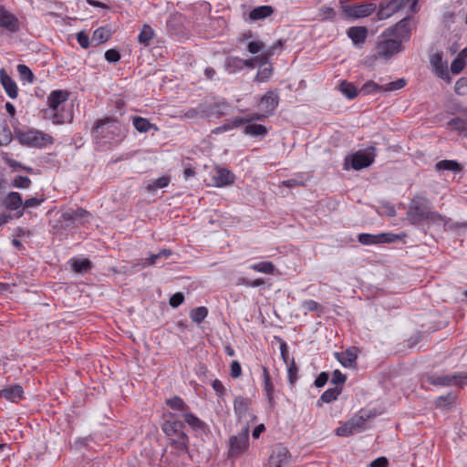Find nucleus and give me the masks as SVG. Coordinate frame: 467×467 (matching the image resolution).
<instances>
[{
	"mask_svg": "<svg viewBox=\"0 0 467 467\" xmlns=\"http://www.w3.org/2000/svg\"><path fill=\"white\" fill-rule=\"evenodd\" d=\"M184 422L195 432L205 433L208 425L190 410L182 414Z\"/></svg>",
	"mask_w": 467,
	"mask_h": 467,
	"instance_id": "6ab92c4d",
	"label": "nucleus"
},
{
	"mask_svg": "<svg viewBox=\"0 0 467 467\" xmlns=\"http://www.w3.org/2000/svg\"><path fill=\"white\" fill-rule=\"evenodd\" d=\"M243 133L254 138H264L268 134V129L256 123H246L244 124Z\"/></svg>",
	"mask_w": 467,
	"mask_h": 467,
	"instance_id": "bb28decb",
	"label": "nucleus"
},
{
	"mask_svg": "<svg viewBox=\"0 0 467 467\" xmlns=\"http://www.w3.org/2000/svg\"><path fill=\"white\" fill-rule=\"evenodd\" d=\"M274 13V8L271 5H260L252 9L248 15V20L255 22L265 19Z\"/></svg>",
	"mask_w": 467,
	"mask_h": 467,
	"instance_id": "393cba45",
	"label": "nucleus"
},
{
	"mask_svg": "<svg viewBox=\"0 0 467 467\" xmlns=\"http://www.w3.org/2000/svg\"><path fill=\"white\" fill-rule=\"evenodd\" d=\"M227 108L228 105L224 102L212 104L208 109H206V117H219L224 115Z\"/></svg>",
	"mask_w": 467,
	"mask_h": 467,
	"instance_id": "a19ab883",
	"label": "nucleus"
},
{
	"mask_svg": "<svg viewBox=\"0 0 467 467\" xmlns=\"http://www.w3.org/2000/svg\"><path fill=\"white\" fill-rule=\"evenodd\" d=\"M16 137L22 145L32 148L42 149L54 143V139L49 134L36 129L19 130Z\"/></svg>",
	"mask_w": 467,
	"mask_h": 467,
	"instance_id": "39448f33",
	"label": "nucleus"
},
{
	"mask_svg": "<svg viewBox=\"0 0 467 467\" xmlns=\"http://www.w3.org/2000/svg\"><path fill=\"white\" fill-rule=\"evenodd\" d=\"M249 446V426L233 435L228 441V458H235L244 453Z\"/></svg>",
	"mask_w": 467,
	"mask_h": 467,
	"instance_id": "6e6552de",
	"label": "nucleus"
},
{
	"mask_svg": "<svg viewBox=\"0 0 467 467\" xmlns=\"http://www.w3.org/2000/svg\"><path fill=\"white\" fill-rule=\"evenodd\" d=\"M0 26L10 32H16L19 29L17 18L0 6Z\"/></svg>",
	"mask_w": 467,
	"mask_h": 467,
	"instance_id": "aec40b11",
	"label": "nucleus"
},
{
	"mask_svg": "<svg viewBox=\"0 0 467 467\" xmlns=\"http://www.w3.org/2000/svg\"><path fill=\"white\" fill-rule=\"evenodd\" d=\"M377 8L376 4L362 2L343 6L344 13L352 18H363L371 15Z\"/></svg>",
	"mask_w": 467,
	"mask_h": 467,
	"instance_id": "ddd939ff",
	"label": "nucleus"
},
{
	"mask_svg": "<svg viewBox=\"0 0 467 467\" xmlns=\"http://www.w3.org/2000/svg\"><path fill=\"white\" fill-rule=\"evenodd\" d=\"M430 63H431V67H433L435 74L439 78L445 80L447 83H450L451 81V78L449 71H448L447 62H444L442 60L441 54L435 53V54L431 55L430 57Z\"/></svg>",
	"mask_w": 467,
	"mask_h": 467,
	"instance_id": "4468645a",
	"label": "nucleus"
},
{
	"mask_svg": "<svg viewBox=\"0 0 467 467\" xmlns=\"http://www.w3.org/2000/svg\"><path fill=\"white\" fill-rule=\"evenodd\" d=\"M242 125H244V120L241 119V117H235V118L227 119L224 124L217 127L213 130V132H215V133L225 132V131L231 130L233 129L238 128Z\"/></svg>",
	"mask_w": 467,
	"mask_h": 467,
	"instance_id": "72a5a7b5",
	"label": "nucleus"
},
{
	"mask_svg": "<svg viewBox=\"0 0 467 467\" xmlns=\"http://www.w3.org/2000/svg\"><path fill=\"white\" fill-rule=\"evenodd\" d=\"M71 268L75 273H87L91 269V262L88 259H73Z\"/></svg>",
	"mask_w": 467,
	"mask_h": 467,
	"instance_id": "e433bc0d",
	"label": "nucleus"
},
{
	"mask_svg": "<svg viewBox=\"0 0 467 467\" xmlns=\"http://www.w3.org/2000/svg\"><path fill=\"white\" fill-rule=\"evenodd\" d=\"M371 414L366 410H359L343 425L336 429V434L339 437H348L359 433L366 429V422L371 418Z\"/></svg>",
	"mask_w": 467,
	"mask_h": 467,
	"instance_id": "423d86ee",
	"label": "nucleus"
},
{
	"mask_svg": "<svg viewBox=\"0 0 467 467\" xmlns=\"http://www.w3.org/2000/svg\"><path fill=\"white\" fill-rule=\"evenodd\" d=\"M13 139L10 128L6 124L0 125V145L7 146Z\"/></svg>",
	"mask_w": 467,
	"mask_h": 467,
	"instance_id": "de8ad7c7",
	"label": "nucleus"
},
{
	"mask_svg": "<svg viewBox=\"0 0 467 467\" xmlns=\"http://www.w3.org/2000/svg\"><path fill=\"white\" fill-rule=\"evenodd\" d=\"M153 36H154L153 29L150 26L144 25L138 36V41L140 44L147 47L150 45V42L153 38Z\"/></svg>",
	"mask_w": 467,
	"mask_h": 467,
	"instance_id": "58836bf2",
	"label": "nucleus"
},
{
	"mask_svg": "<svg viewBox=\"0 0 467 467\" xmlns=\"http://www.w3.org/2000/svg\"><path fill=\"white\" fill-rule=\"evenodd\" d=\"M369 467H389V461L386 457H379L369 463Z\"/></svg>",
	"mask_w": 467,
	"mask_h": 467,
	"instance_id": "774afa93",
	"label": "nucleus"
},
{
	"mask_svg": "<svg viewBox=\"0 0 467 467\" xmlns=\"http://www.w3.org/2000/svg\"><path fill=\"white\" fill-rule=\"evenodd\" d=\"M166 404L171 410L180 411L182 417V414L190 410L189 406L178 396H174L173 398L167 400Z\"/></svg>",
	"mask_w": 467,
	"mask_h": 467,
	"instance_id": "2f4dec72",
	"label": "nucleus"
},
{
	"mask_svg": "<svg viewBox=\"0 0 467 467\" xmlns=\"http://www.w3.org/2000/svg\"><path fill=\"white\" fill-rule=\"evenodd\" d=\"M170 183V178L167 176H162L157 179L151 185L149 186L150 190L161 189L168 186Z\"/></svg>",
	"mask_w": 467,
	"mask_h": 467,
	"instance_id": "13d9d810",
	"label": "nucleus"
},
{
	"mask_svg": "<svg viewBox=\"0 0 467 467\" xmlns=\"http://www.w3.org/2000/svg\"><path fill=\"white\" fill-rule=\"evenodd\" d=\"M410 35L411 29L408 17L401 19L394 26L389 27L384 32V36L399 40L401 45L403 41H408L410 38Z\"/></svg>",
	"mask_w": 467,
	"mask_h": 467,
	"instance_id": "9b49d317",
	"label": "nucleus"
},
{
	"mask_svg": "<svg viewBox=\"0 0 467 467\" xmlns=\"http://www.w3.org/2000/svg\"><path fill=\"white\" fill-rule=\"evenodd\" d=\"M428 381L434 386L463 387L467 385V372H459L451 375L433 374L428 377Z\"/></svg>",
	"mask_w": 467,
	"mask_h": 467,
	"instance_id": "1a4fd4ad",
	"label": "nucleus"
},
{
	"mask_svg": "<svg viewBox=\"0 0 467 467\" xmlns=\"http://www.w3.org/2000/svg\"><path fill=\"white\" fill-rule=\"evenodd\" d=\"M251 406V400L247 398L238 396L234 401V414L239 420L245 418Z\"/></svg>",
	"mask_w": 467,
	"mask_h": 467,
	"instance_id": "5701e85b",
	"label": "nucleus"
},
{
	"mask_svg": "<svg viewBox=\"0 0 467 467\" xmlns=\"http://www.w3.org/2000/svg\"><path fill=\"white\" fill-rule=\"evenodd\" d=\"M213 184L216 187H224L234 183V174L225 168H219L213 175Z\"/></svg>",
	"mask_w": 467,
	"mask_h": 467,
	"instance_id": "a211bd4d",
	"label": "nucleus"
},
{
	"mask_svg": "<svg viewBox=\"0 0 467 467\" xmlns=\"http://www.w3.org/2000/svg\"><path fill=\"white\" fill-rule=\"evenodd\" d=\"M88 215V212L82 208H78L76 210H67L63 213L62 218L65 221H80L85 216Z\"/></svg>",
	"mask_w": 467,
	"mask_h": 467,
	"instance_id": "c9c22d12",
	"label": "nucleus"
},
{
	"mask_svg": "<svg viewBox=\"0 0 467 467\" xmlns=\"http://www.w3.org/2000/svg\"><path fill=\"white\" fill-rule=\"evenodd\" d=\"M134 128L141 133L148 132L153 125L145 118L134 117L133 118Z\"/></svg>",
	"mask_w": 467,
	"mask_h": 467,
	"instance_id": "37998d69",
	"label": "nucleus"
},
{
	"mask_svg": "<svg viewBox=\"0 0 467 467\" xmlns=\"http://www.w3.org/2000/svg\"><path fill=\"white\" fill-rule=\"evenodd\" d=\"M384 234L374 235L370 234H358V240L360 244L364 245H369L374 244H379L381 241Z\"/></svg>",
	"mask_w": 467,
	"mask_h": 467,
	"instance_id": "a18cd8bd",
	"label": "nucleus"
},
{
	"mask_svg": "<svg viewBox=\"0 0 467 467\" xmlns=\"http://www.w3.org/2000/svg\"><path fill=\"white\" fill-rule=\"evenodd\" d=\"M269 115H267V113L265 112V114H260V113H251L245 117H241V119L244 120V125L246 124V123H253V121L254 120H259V119H262L264 118H266L268 117Z\"/></svg>",
	"mask_w": 467,
	"mask_h": 467,
	"instance_id": "680f3d73",
	"label": "nucleus"
},
{
	"mask_svg": "<svg viewBox=\"0 0 467 467\" xmlns=\"http://www.w3.org/2000/svg\"><path fill=\"white\" fill-rule=\"evenodd\" d=\"M77 40L81 47L88 48L89 47V37L84 31L78 33Z\"/></svg>",
	"mask_w": 467,
	"mask_h": 467,
	"instance_id": "69168bd1",
	"label": "nucleus"
},
{
	"mask_svg": "<svg viewBox=\"0 0 467 467\" xmlns=\"http://www.w3.org/2000/svg\"><path fill=\"white\" fill-rule=\"evenodd\" d=\"M262 370H263L264 390L265 392L266 400H267L270 407H273L275 405L274 385L272 383L270 373H269L267 368L263 367Z\"/></svg>",
	"mask_w": 467,
	"mask_h": 467,
	"instance_id": "a878e982",
	"label": "nucleus"
},
{
	"mask_svg": "<svg viewBox=\"0 0 467 467\" xmlns=\"http://www.w3.org/2000/svg\"><path fill=\"white\" fill-rule=\"evenodd\" d=\"M250 269L266 275H274L275 266L272 262L262 261L249 266Z\"/></svg>",
	"mask_w": 467,
	"mask_h": 467,
	"instance_id": "473e14b6",
	"label": "nucleus"
},
{
	"mask_svg": "<svg viewBox=\"0 0 467 467\" xmlns=\"http://www.w3.org/2000/svg\"><path fill=\"white\" fill-rule=\"evenodd\" d=\"M184 301V296L182 293H175L170 297L169 303L172 307H178Z\"/></svg>",
	"mask_w": 467,
	"mask_h": 467,
	"instance_id": "0e129e2a",
	"label": "nucleus"
},
{
	"mask_svg": "<svg viewBox=\"0 0 467 467\" xmlns=\"http://www.w3.org/2000/svg\"><path fill=\"white\" fill-rule=\"evenodd\" d=\"M208 315V309L205 306L193 308L190 313L192 320L197 324L202 322Z\"/></svg>",
	"mask_w": 467,
	"mask_h": 467,
	"instance_id": "49530a36",
	"label": "nucleus"
},
{
	"mask_svg": "<svg viewBox=\"0 0 467 467\" xmlns=\"http://www.w3.org/2000/svg\"><path fill=\"white\" fill-rule=\"evenodd\" d=\"M302 308L306 311V313L314 312L320 309V305L312 299H308L302 302Z\"/></svg>",
	"mask_w": 467,
	"mask_h": 467,
	"instance_id": "6e6d98bb",
	"label": "nucleus"
},
{
	"mask_svg": "<svg viewBox=\"0 0 467 467\" xmlns=\"http://www.w3.org/2000/svg\"><path fill=\"white\" fill-rule=\"evenodd\" d=\"M465 67V60L458 56L451 64V71L452 74H460Z\"/></svg>",
	"mask_w": 467,
	"mask_h": 467,
	"instance_id": "864d4df0",
	"label": "nucleus"
},
{
	"mask_svg": "<svg viewBox=\"0 0 467 467\" xmlns=\"http://www.w3.org/2000/svg\"><path fill=\"white\" fill-rule=\"evenodd\" d=\"M435 169L438 171H460L461 166L456 161L443 160L436 163Z\"/></svg>",
	"mask_w": 467,
	"mask_h": 467,
	"instance_id": "4c0bfd02",
	"label": "nucleus"
},
{
	"mask_svg": "<svg viewBox=\"0 0 467 467\" xmlns=\"http://www.w3.org/2000/svg\"><path fill=\"white\" fill-rule=\"evenodd\" d=\"M0 81L6 94L11 99H16L18 94L17 86L4 68L0 69Z\"/></svg>",
	"mask_w": 467,
	"mask_h": 467,
	"instance_id": "4be33fe9",
	"label": "nucleus"
},
{
	"mask_svg": "<svg viewBox=\"0 0 467 467\" xmlns=\"http://www.w3.org/2000/svg\"><path fill=\"white\" fill-rule=\"evenodd\" d=\"M448 126L458 131L459 133L467 136V119L456 117L448 122Z\"/></svg>",
	"mask_w": 467,
	"mask_h": 467,
	"instance_id": "f704fd0d",
	"label": "nucleus"
},
{
	"mask_svg": "<svg viewBox=\"0 0 467 467\" xmlns=\"http://www.w3.org/2000/svg\"><path fill=\"white\" fill-rule=\"evenodd\" d=\"M6 163L9 166V168L12 169L13 171H16L18 170H24V171H26L28 172L32 171V168L26 167L23 164H21L20 162H18L17 161H15L13 159H7L6 160Z\"/></svg>",
	"mask_w": 467,
	"mask_h": 467,
	"instance_id": "bf43d9fd",
	"label": "nucleus"
},
{
	"mask_svg": "<svg viewBox=\"0 0 467 467\" xmlns=\"http://www.w3.org/2000/svg\"><path fill=\"white\" fill-rule=\"evenodd\" d=\"M340 91L348 99H353L359 94V90L357 89L355 85L347 81L341 82Z\"/></svg>",
	"mask_w": 467,
	"mask_h": 467,
	"instance_id": "ea45409f",
	"label": "nucleus"
},
{
	"mask_svg": "<svg viewBox=\"0 0 467 467\" xmlns=\"http://www.w3.org/2000/svg\"><path fill=\"white\" fill-rule=\"evenodd\" d=\"M184 429V422L174 418L172 413H170V418L161 424V431L171 448V454L176 457L187 454L190 451V438Z\"/></svg>",
	"mask_w": 467,
	"mask_h": 467,
	"instance_id": "f03ea898",
	"label": "nucleus"
},
{
	"mask_svg": "<svg viewBox=\"0 0 467 467\" xmlns=\"http://www.w3.org/2000/svg\"><path fill=\"white\" fill-rule=\"evenodd\" d=\"M336 357L338 362L345 368H353L356 365L357 354L353 349L336 353Z\"/></svg>",
	"mask_w": 467,
	"mask_h": 467,
	"instance_id": "c756f323",
	"label": "nucleus"
},
{
	"mask_svg": "<svg viewBox=\"0 0 467 467\" xmlns=\"http://www.w3.org/2000/svg\"><path fill=\"white\" fill-rule=\"evenodd\" d=\"M404 3L405 0H389L387 3H381L377 13L378 19L384 20L390 17L400 9Z\"/></svg>",
	"mask_w": 467,
	"mask_h": 467,
	"instance_id": "dca6fc26",
	"label": "nucleus"
},
{
	"mask_svg": "<svg viewBox=\"0 0 467 467\" xmlns=\"http://www.w3.org/2000/svg\"><path fill=\"white\" fill-rule=\"evenodd\" d=\"M69 92L65 89H56L47 98V108L43 110L44 118L56 125L64 124L72 119L71 113L65 109V104Z\"/></svg>",
	"mask_w": 467,
	"mask_h": 467,
	"instance_id": "7ed1b4c3",
	"label": "nucleus"
},
{
	"mask_svg": "<svg viewBox=\"0 0 467 467\" xmlns=\"http://www.w3.org/2000/svg\"><path fill=\"white\" fill-rule=\"evenodd\" d=\"M109 38V32L103 27L96 29L93 33V40L98 44L103 43Z\"/></svg>",
	"mask_w": 467,
	"mask_h": 467,
	"instance_id": "5fc2aeb1",
	"label": "nucleus"
},
{
	"mask_svg": "<svg viewBox=\"0 0 467 467\" xmlns=\"http://www.w3.org/2000/svg\"><path fill=\"white\" fill-rule=\"evenodd\" d=\"M296 373L297 368L296 366L294 359H292L291 363L288 365V379L291 384H294L295 381L296 380Z\"/></svg>",
	"mask_w": 467,
	"mask_h": 467,
	"instance_id": "338daca9",
	"label": "nucleus"
},
{
	"mask_svg": "<svg viewBox=\"0 0 467 467\" xmlns=\"http://www.w3.org/2000/svg\"><path fill=\"white\" fill-rule=\"evenodd\" d=\"M283 47V41L282 40H278L275 44H274L273 46H271L270 47H268L266 50H265L260 56H261V60H262V66H265L267 64L268 62V59L274 56L276 48H279V47Z\"/></svg>",
	"mask_w": 467,
	"mask_h": 467,
	"instance_id": "09e8293b",
	"label": "nucleus"
},
{
	"mask_svg": "<svg viewBox=\"0 0 467 467\" xmlns=\"http://www.w3.org/2000/svg\"><path fill=\"white\" fill-rule=\"evenodd\" d=\"M260 102L267 115H272L279 104V96L275 91L270 90L261 98Z\"/></svg>",
	"mask_w": 467,
	"mask_h": 467,
	"instance_id": "412c9836",
	"label": "nucleus"
},
{
	"mask_svg": "<svg viewBox=\"0 0 467 467\" xmlns=\"http://www.w3.org/2000/svg\"><path fill=\"white\" fill-rule=\"evenodd\" d=\"M17 72L22 80L26 81L28 83H32L34 80V74L32 70L24 64H20L17 66Z\"/></svg>",
	"mask_w": 467,
	"mask_h": 467,
	"instance_id": "8fccbe9b",
	"label": "nucleus"
},
{
	"mask_svg": "<svg viewBox=\"0 0 467 467\" xmlns=\"http://www.w3.org/2000/svg\"><path fill=\"white\" fill-rule=\"evenodd\" d=\"M401 48L402 45L399 40L389 37L378 45V55L380 57L389 58L394 54L400 52Z\"/></svg>",
	"mask_w": 467,
	"mask_h": 467,
	"instance_id": "2eb2a0df",
	"label": "nucleus"
},
{
	"mask_svg": "<svg viewBox=\"0 0 467 467\" xmlns=\"http://www.w3.org/2000/svg\"><path fill=\"white\" fill-rule=\"evenodd\" d=\"M348 36L355 45H360L366 41L368 30L365 26H351L348 30Z\"/></svg>",
	"mask_w": 467,
	"mask_h": 467,
	"instance_id": "cd10ccee",
	"label": "nucleus"
},
{
	"mask_svg": "<svg viewBox=\"0 0 467 467\" xmlns=\"http://www.w3.org/2000/svg\"><path fill=\"white\" fill-rule=\"evenodd\" d=\"M0 204L7 211H16L17 213L18 211L22 209V195L17 192H9L5 195Z\"/></svg>",
	"mask_w": 467,
	"mask_h": 467,
	"instance_id": "f3484780",
	"label": "nucleus"
},
{
	"mask_svg": "<svg viewBox=\"0 0 467 467\" xmlns=\"http://www.w3.org/2000/svg\"><path fill=\"white\" fill-rule=\"evenodd\" d=\"M105 58L109 63H116L120 59V54L117 49L111 48L105 52Z\"/></svg>",
	"mask_w": 467,
	"mask_h": 467,
	"instance_id": "052dcab7",
	"label": "nucleus"
},
{
	"mask_svg": "<svg viewBox=\"0 0 467 467\" xmlns=\"http://www.w3.org/2000/svg\"><path fill=\"white\" fill-rule=\"evenodd\" d=\"M184 116L187 119H198L206 117V108L203 106H200L196 109H189L185 111Z\"/></svg>",
	"mask_w": 467,
	"mask_h": 467,
	"instance_id": "603ef678",
	"label": "nucleus"
},
{
	"mask_svg": "<svg viewBox=\"0 0 467 467\" xmlns=\"http://www.w3.org/2000/svg\"><path fill=\"white\" fill-rule=\"evenodd\" d=\"M24 390L20 385L8 386L0 391V396L12 402H18L24 397Z\"/></svg>",
	"mask_w": 467,
	"mask_h": 467,
	"instance_id": "b1692460",
	"label": "nucleus"
},
{
	"mask_svg": "<svg viewBox=\"0 0 467 467\" xmlns=\"http://www.w3.org/2000/svg\"><path fill=\"white\" fill-rule=\"evenodd\" d=\"M265 45L262 41H251L248 43L247 50L251 54H258L264 51Z\"/></svg>",
	"mask_w": 467,
	"mask_h": 467,
	"instance_id": "4d7b16f0",
	"label": "nucleus"
},
{
	"mask_svg": "<svg viewBox=\"0 0 467 467\" xmlns=\"http://www.w3.org/2000/svg\"><path fill=\"white\" fill-rule=\"evenodd\" d=\"M290 465L291 455L288 450L281 444L275 445L272 450L266 467H290Z\"/></svg>",
	"mask_w": 467,
	"mask_h": 467,
	"instance_id": "f8f14e48",
	"label": "nucleus"
},
{
	"mask_svg": "<svg viewBox=\"0 0 467 467\" xmlns=\"http://www.w3.org/2000/svg\"><path fill=\"white\" fill-rule=\"evenodd\" d=\"M44 201H45L44 198H36V197L27 198L25 202H23L22 209L19 210L18 213H16L17 217L23 216L26 209L36 208V207L41 205Z\"/></svg>",
	"mask_w": 467,
	"mask_h": 467,
	"instance_id": "79ce46f5",
	"label": "nucleus"
},
{
	"mask_svg": "<svg viewBox=\"0 0 467 467\" xmlns=\"http://www.w3.org/2000/svg\"><path fill=\"white\" fill-rule=\"evenodd\" d=\"M273 74V67L270 64H266L261 67L259 66V70L255 76V80L258 82H265L267 81Z\"/></svg>",
	"mask_w": 467,
	"mask_h": 467,
	"instance_id": "c03bdc74",
	"label": "nucleus"
},
{
	"mask_svg": "<svg viewBox=\"0 0 467 467\" xmlns=\"http://www.w3.org/2000/svg\"><path fill=\"white\" fill-rule=\"evenodd\" d=\"M31 180L27 176H16L12 181V186L18 189H28L31 186Z\"/></svg>",
	"mask_w": 467,
	"mask_h": 467,
	"instance_id": "3c124183",
	"label": "nucleus"
},
{
	"mask_svg": "<svg viewBox=\"0 0 467 467\" xmlns=\"http://www.w3.org/2000/svg\"><path fill=\"white\" fill-rule=\"evenodd\" d=\"M406 85L404 78H399L387 84H378L373 80L367 81L359 88V94L362 96L375 95L380 92H391L401 89Z\"/></svg>",
	"mask_w": 467,
	"mask_h": 467,
	"instance_id": "0eeeda50",
	"label": "nucleus"
},
{
	"mask_svg": "<svg viewBox=\"0 0 467 467\" xmlns=\"http://www.w3.org/2000/svg\"><path fill=\"white\" fill-rule=\"evenodd\" d=\"M342 388L341 387H334L327 389L323 392L319 400H317V405L321 406V403H330L337 399V397L341 394Z\"/></svg>",
	"mask_w": 467,
	"mask_h": 467,
	"instance_id": "7c9ffc66",
	"label": "nucleus"
},
{
	"mask_svg": "<svg viewBox=\"0 0 467 467\" xmlns=\"http://www.w3.org/2000/svg\"><path fill=\"white\" fill-rule=\"evenodd\" d=\"M126 136V127L111 117L97 119L91 129V137L98 150H108L118 146Z\"/></svg>",
	"mask_w": 467,
	"mask_h": 467,
	"instance_id": "f257e3e1",
	"label": "nucleus"
},
{
	"mask_svg": "<svg viewBox=\"0 0 467 467\" xmlns=\"http://www.w3.org/2000/svg\"><path fill=\"white\" fill-rule=\"evenodd\" d=\"M347 379V376L340 370L336 369L333 371L331 382L335 385L344 384Z\"/></svg>",
	"mask_w": 467,
	"mask_h": 467,
	"instance_id": "e2e57ef3",
	"label": "nucleus"
},
{
	"mask_svg": "<svg viewBox=\"0 0 467 467\" xmlns=\"http://www.w3.org/2000/svg\"><path fill=\"white\" fill-rule=\"evenodd\" d=\"M375 147H369L366 152L358 151L346 158L345 162L348 164L350 161L351 167L359 171L361 169L368 167L375 159Z\"/></svg>",
	"mask_w": 467,
	"mask_h": 467,
	"instance_id": "9d476101",
	"label": "nucleus"
},
{
	"mask_svg": "<svg viewBox=\"0 0 467 467\" xmlns=\"http://www.w3.org/2000/svg\"><path fill=\"white\" fill-rule=\"evenodd\" d=\"M245 67V63L243 58L238 57H228L224 61V69L229 74H235Z\"/></svg>",
	"mask_w": 467,
	"mask_h": 467,
	"instance_id": "c85d7f7f",
	"label": "nucleus"
},
{
	"mask_svg": "<svg viewBox=\"0 0 467 467\" xmlns=\"http://www.w3.org/2000/svg\"><path fill=\"white\" fill-rule=\"evenodd\" d=\"M406 215L408 221L414 225H419L424 221L438 222L442 219L441 214L431 211L429 200L421 196H415L411 200Z\"/></svg>",
	"mask_w": 467,
	"mask_h": 467,
	"instance_id": "20e7f679",
	"label": "nucleus"
}]
</instances>
